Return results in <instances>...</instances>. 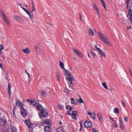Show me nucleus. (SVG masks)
<instances>
[{
  "mask_svg": "<svg viewBox=\"0 0 132 132\" xmlns=\"http://www.w3.org/2000/svg\"><path fill=\"white\" fill-rule=\"evenodd\" d=\"M34 105H35L38 110L40 111L38 113L40 118H45L48 114L47 110L45 109H43L42 106L38 103L36 102V101H34Z\"/></svg>",
  "mask_w": 132,
  "mask_h": 132,
  "instance_id": "obj_1",
  "label": "nucleus"
},
{
  "mask_svg": "<svg viewBox=\"0 0 132 132\" xmlns=\"http://www.w3.org/2000/svg\"><path fill=\"white\" fill-rule=\"evenodd\" d=\"M97 34L100 39L106 44L108 46H111L112 45V44L110 40L103 34L99 32H98Z\"/></svg>",
  "mask_w": 132,
  "mask_h": 132,
  "instance_id": "obj_2",
  "label": "nucleus"
},
{
  "mask_svg": "<svg viewBox=\"0 0 132 132\" xmlns=\"http://www.w3.org/2000/svg\"><path fill=\"white\" fill-rule=\"evenodd\" d=\"M64 70L65 72L64 74L66 79L70 82L71 85H72V81L74 80V78L73 75L69 71L66 69H65Z\"/></svg>",
  "mask_w": 132,
  "mask_h": 132,
  "instance_id": "obj_3",
  "label": "nucleus"
},
{
  "mask_svg": "<svg viewBox=\"0 0 132 132\" xmlns=\"http://www.w3.org/2000/svg\"><path fill=\"white\" fill-rule=\"evenodd\" d=\"M25 122L26 123V125L29 128V132H33L32 129L33 124L31 123L28 120H27L25 121Z\"/></svg>",
  "mask_w": 132,
  "mask_h": 132,
  "instance_id": "obj_4",
  "label": "nucleus"
},
{
  "mask_svg": "<svg viewBox=\"0 0 132 132\" xmlns=\"http://www.w3.org/2000/svg\"><path fill=\"white\" fill-rule=\"evenodd\" d=\"M6 119L4 117L0 118V125H1L4 126L6 122Z\"/></svg>",
  "mask_w": 132,
  "mask_h": 132,
  "instance_id": "obj_5",
  "label": "nucleus"
},
{
  "mask_svg": "<svg viewBox=\"0 0 132 132\" xmlns=\"http://www.w3.org/2000/svg\"><path fill=\"white\" fill-rule=\"evenodd\" d=\"M88 33L89 35L93 36L96 33V30L95 29L92 30L90 28L88 30Z\"/></svg>",
  "mask_w": 132,
  "mask_h": 132,
  "instance_id": "obj_6",
  "label": "nucleus"
},
{
  "mask_svg": "<svg viewBox=\"0 0 132 132\" xmlns=\"http://www.w3.org/2000/svg\"><path fill=\"white\" fill-rule=\"evenodd\" d=\"M77 114V112L76 111H73L71 114V116H72V118L76 120L77 119V118L76 116Z\"/></svg>",
  "mask_w": 132,
  "mask_h": 132,
  "instance_id": "obj_7",
  "label": "nucleus"
},
{
  "mask_svg": "<svg viewBox=\"0 0 132 132\" xmlns=\"http://www.w3.org/2000/svg\"><path fill=\"white\" fill-rule=\"evenodd\" d=\"M73 52L75 54H76L79 57L82 58L83 56L82 54L78 51L76 49H73Z\"/></svg>",
  "mask_w": 132,
  "mask_h": 132,
  "instance_id": "obj_8",
  "label": "nucleus"
},
{
  "mask_svg": "<svg viewBox=\"0 0 132 132\" xmlns=\"http://www.w3.org/2000/svg\"><path fill=\"white\" fill-rule=\"evenodd\" d=\"M92 123L89 121H86L84 123L85 126L86 127H91L92 125Z\"/></svg>",
  "mask_w": 132,
  "mask_h": 132,
  "instance_id": "obj_9",
  "label": "nucleus"
},
{
  "mask_svg": "<svg viewBox=\"0 0 132 132\" xmlns=\"http://www.w3.org/2000/svg\"><path fill=\"white\" fill-rule=\"evenodd\" d=\"M22 9L28 14L31 19H32L33 18L32 14V15L31 14V12L28 11L24 7H22Z\"/></svg>",
  "mask_w": 132,
  "mask_h": 132,
  "instance_id": "obj_10",
  "label": "nucleus"
},
{
  "mask_svg": "<svg viewBox=\"0 0 132 132\" xmlns=\"http://www.w3.org/2000/svg\"><path fill=\"white\" fill-rule=\"evenodd\" d=\"M22 9L28 14L31 19H32L33 18L32 14V15L31 14V12L28 11L24 7H22Z\"/></svg>",
  "mask_w": 132,
  "mask_h": 132,
  "instance_id": "obj_11",
  "label": "nucleus"
},
{
  "mask_svg": "<svg viewBox=\"0 0 132 132\" xmlns=\"http://www.w3.org/2000/svg\"><path fill=\"white\" fill-rule=\"evenodd\" d=\"M45 132H51V127L49 126H45Z\"/></svg>",
  "mask_w": 132,
  "mask_h": 132,
  "instance_id": "obj_12",
  "label": "nucleus"
},
{
  "mask_svg": "<svg viewBox=\"0 0 132 132\" xmlns=\"http://www.w3.org/2000/svg\"><path fill=\"white\" fill-rule=\"evenodd\" d=\"M10 128L11 132H17V129L13 126L11 125Z\"/></svg>",
  "mask_w": 132,
  "mask_h": 132,
  "instance_id": "obj_13",
  "label": "nucleus"
},
{
  "mask_svg": "<svg viewBox=\"0 0 132 132\" xmlns=\"http://www.w3.org/2000/svg\"><path fill=\"white\" fill-rule=\"evenodd\" d=\"M98 51L99 55H101L102 56L104 57V58H106V55L104 52L102 51L100 49Z\"/></svg>",
  "mask_w": 132,
  "mask_h": 132,
  "instance_id": "obj_14",
  "label": "nucleus"
},
{
  "mask_svg": "<svg viewBox=\"0 0 132 132\" xmlns=\"http://www.w3.org/2000/svg\"><path fill=\"white\" fill-rule=\"evenodd\" d=\"M11 85L10 83H9L8 84V94L9 95V96L10 97L11 95Z\"/></svg>",
  "mask_w": 132,
  "mask_h": 132,
  "instance_id": "obj_15",
  "label": "nucleus"
},
{
  "mask_svg": "<svg viewBox=\"0 0 132 132\" xmlns=\"http://www.w3.org/2000/svg\"><path fill=\"white\" fill-rule=\"evenodd\" d=\"M22 51L23 52L27 54H29L30 52V50L27 48H26L25 49H23L22 50Z\"/></svg>",
  "mask_w": 132,
  "mask_h": 132,
  "instance_id": "obj_16",
  "label": "nucleus"
},
{
  "mask_svg": "<svg viewBox=\"0 0 132 132\" xmlns=\"http://www.w3.org/2000/svg\"><path fill=\"white\" fill-rule=\"evenodd\" d=\"M97 116L100 121L101 123H103V119L102 117L101 114L99 113H97Z\"/></svg>",
  "mask_w": 132,
  "mask_h": 132,
  "instance_id": "obj_17",
  "label": "nucleus"
},
{
  "mask_svg": "<svg viewBox=\"0 0 132 132\" xmlns=\"http://www.w3.org/2000/svg\"><path fill=\"white\" fill-rule=\"evenodd\" d=\"M59 65L61 69H63L64 70V69H65L64 67V64L62 61L60 62Z\"/></svg>",
  "mask_w": 132,
  "mask_h": 132,
  "instance_id": "obj_18",
  "label": "nucleus"
},
{
  "mask_svg": "<svg viewBox=\"0 0 132 132\" xmlns=\"http://www.w3.org/2000/svg\"><path fill=\"white\" fill-rule=\"evenodd\" d=\"M3 19L5 21L6 23L7 24V25L9 26H10V23L8 21V19L7 18L5 15L3 17Z\"/></svg>",
  "mask_w": 132,
  "mask_h": 132,
  "instance_id": "obj_19",
  "label": "nucleus"
},
{
  "mask_svg": "<svg viewBox=\"0 0 132 132\" xmlns=\"http://www.w3.org/2000/svg\"><path fill=\"white\" fill-rule=\"evenodd\" d=\"M16 105H18L20 108L22 107V103L19 100H18L17 101Z\"/></svg>",
  "mask_w": 132,
  "mask_h": 132,
  "instance_id": "obj_20",
  "label": "nucleus"
},
{
  "mask_svg": "<svg viewBox=\"0 0 132 132\" xmlns=\"http://www.w3.org/2000/svg\"><path fill=\"white\" fill-rule=\"evenodd\" d=\"M70 100L71 101V104H74L76 105H77L78 104L77 102L76 101H75V99L73 98H71Z\"/></svg>",
  "mask_w": 132,
  "mask_h": 132,
  "instance_id": "obj_21",
  "label": "nucleus"
},
{
  "mask_svg": "<svg viewBox=\"0 0 132 132\" xmlns=\"http://www.w3.org/2000/svg\"><path fill=\"white\" fill-rule=\"evenodd\" d=\"M35 48L36 50V51L38 54H40L41 50L39 48L38 46H36L35 47Z\"/></svg>",
  "mask_w": 132,
  "mask_h": 132,
  "instance_id": "obj_22",
  "label": "nucleus"
},
{
  "mask_svg": "<svg viewBox=\"0 0 132 132\" xmlns=\"http://www.w3.org/2000/svg\"><path fill=\"white\" fill-rule=\"evenodd\" d=\"M42 123H44L48 125H50L51 124V123L50 122V120H45L44 121L42 122Z\"/></svg>",
  "mask_w": 132,
  "mask_h": 132,
  "instance_id": "obj_23",
  "label": "nucleus"
},
{
  "mask_svg": "<svg viewBox=\"0 0 132 132\" xmlns=\"http://www.w3.org/2000/svg\"><path fill=\"white\" fill-rule=\"evenodd\" d=\"M65 107L66 109L69 110L70 111L72 110L73 109V108L69 105H66Z\"/></svg>",
  "mask_w": 132,
  "mask_h": 132,
  "instance_id": "obj_24",
  "label": "nucleus"
},
{
  "mask_svg": "<svg viewBox=\"0 0 132 132\" xmlns=\"http://www.w3.org/2000/svg\"><path fill=\"white\" fill-rule=\"evenodd\" d=\"M55 78L58 81H60V78L59 74L58 73H56L55 74Z\"/></svg>",
  "mask_w": 132,
  "mask_h": 132,
  "instance_id": "obj_25",
  "label": "nucleus"
},
{
  "mask_svg": "<svg viewBox=\"0 0 132 132\" xmlns=\"http://www.w3.org/2000/svg\"><path fill=\"white\" fill-rule=\"evenodd\" d=\"M77 101L79 103H84V102L82 100L81 98V97L80 96L79 97V99L77 100Z\"/></svg>",
  "mask_w": 132,
  "mask_h": 132,
  "instance_id": "obj_26",
  "label": "nucleus"
},
{
  "mask_svg": "<svg viewBox=\"0 0 132 132\" xmlns=\"http://www.w3.org/2000/svg\"><path fill=\"white\" fill-rule=\"evenodd\" d=\"M56 131L57 132H63V128L59 127L57 129Z\"/></svg>",
  "mask_w": 132,
  "mask_h": 132,
  "instance_id": "obj_27",
  "label": "nucleus"
},
{
  "mask_svg": "<svg viewBox=\"0 0 132 132\" xmlns=\"http://www.w3.org/2000/svg\"><path fill=\"white\" fill-rule=\"evenodd\" d=\"M93 7L94 9L96 10V11L99 10L98 7L95 3H94L93 5Z\"/></svg>",
  "mask_w": 132,
  "mask_h": 132,
  "instance_id": "obj_28",
  "label": "nucleus"
},
{
  "mask_svg": "<svg viewBox=\"0 0 132 132\" xmlns=\"http://www.w3.org/2000/svg\"><path fill=\"white\" fill-rule=\"evenodd\" d=\"M20 111L21 113H23V112H26V110L22 107L20 108Z\"/></svg>",
  "mask_w": 132,
  "mask_h": 132,
  "instance_id": "obj_29",
  "label": "nucleus"
},
{
  "mask_svg": "<svg viewBox=\"0 0 132 132\" xmlns=\"http://www.w3.org/2000/svg\"><path fill=\"white\" fill-rule=\"evenodd\" d=\"M88 114L92 118H93V116L92 115V113L91 112V111L89 110H88L87 111Z\"/></svg>",
  "mask_w": 132,
  "mask_h": 132,
  "instance_id": "obj_30",
  "label": "nucleus"
},
{
  "mask_svg": "<svg viewBox=\"0 0 132 132\" xmlns=\"http://www.w3.org/2000/svg\"><path fill=\"white\" fill-rule=\"evenodd\" d=\"M100 1L102 3L103 6L104 7L105 10H106V8L105 3L104 1V0H100Z\"/></svg>",
  "mask_w": 132,
  "mask_h": 132,
  "instance_id": "obj_31",
  "label": "nucleus"
},
{
  "mask_svg": "<svg viewBox=\"0 0 132 132\" xmlns=\"http://www.w3.org/2000/svg\"><path fill=\"white\" fill-rule=\"evenodd\" d=\"M42 96L45 97L46 96V92L44 90H42L41 92Z\"/></svg>",
  "mask_w": 132,
  "mask_h": 132,
  "instance_id": "obj_32",
  "label": "nucleus"
},
{
  "mask_svg": "<svg viewBox=\"0 0 132 132\" xmlns=\"http://www.w3.org/2000/svg\"><path fill=\"white\" fill-rule=\"evenodd\" d=\"M119 110L118 108H114V112L115 113H119Z\"/></svg>",
  "mask_w": 132,
  "mask_h": 132,
  "instance_id": "obj_33",
  "label": "nucleus"
},
{
  "mask_svg": "<svg viewBox=\"0 0 132 132\" xmlns=\"http://www.w3.org/2000/svg\"><path fill=\"white\" fill-rule=\"evenodd\" d=\"M64 92L67 94H69L70 93V92L69 90L67 88H66L64 90Z\"/></svg>",
  "mask_w": 132,
  "mask_h": 132,
  "instance_id": "obj_34",
  "label": "nucleus"
},
{
  "mask_svg": "<svg viewBox=\"0 0 132 132\" xmlns=\"http://www.w3.org/2000/svg\"><path fill=\"white\" fill-rule=\"evenodd\" d=\"M119 125H123V122L122 121V119L121 117H119Z\"/></svg>",
  "mask_w": 132,
  "mask_h": 132,
  "instance_id": "obj_35",
  "label": "nucleus"
},
{
  "mask_svg": "<svg viewBox=\"0 0 132 132\" xmlns=\"http://www.w3.org/2000/svg\"><path fill=\"white\" fill-rule=\"evenodd\" d=\"M14 18L16 19L17 20L20 21L21 20V18L20 16H18L16 15H14Z\"/></svg>",
  "mask_w": 132,
  "mask_h": 132,
  "instance_id": "obj_36",
  "label": "nucleus"
},
{
  "mask_svg": "<svg viewBox=\"0 0 132 132\" xmlns=\"http://www.w3.org/2000/svg\"><path fill=\"white\" fill-rule=\"evenodd\" d=\"M0 13L2 17L4 16L5 15L2 9H0Z\"/></svg>",
  "mask_w": 132,
  "mask_h": 132,
  "instance_id": "obj_37",
  "label": "nucleus"
},
{
  "mask_svg": "<svg viewBox=\"0 0 132 132\" xmlns=\"http://www.w3.org/2000/svg\"><path fill=\"white\" fill-rule=\"evenodd\" d=\"M102 84L104 87L106 89L108 88V87L106 85V83L104 82L102 83Z\"/></svg>",
  "mask_w": 132,
  "mask_h": 132,
  "instance_id": "obj_38",
  "label": "nucleus"
},
{
  "mask_svg": "<svg viewBox=\"0 0 132 132\" xmlns=\"http://www.w3.org/2000/svg\"><path fill=\"white\" fill-rule=\"evenodd\" d=\"M26 101L27 102H28L29 103H30V104H32V103H33V100H30L29 99H27L26 100Z\"/></svg>",
  "mask_w": 132,
  "mask_h": 132,
  "instance_id": "obj_39",
  "label": "nucleus"
},
{
  "mask_svg": "<svg viewBox=\"0 0 132 132\" xmlns=\"http://www.w3.org/2000/svg\"><path fill=\"white\" fill-rule=\"evenodd\" d=\"M128 13L129 15H132V10L131 9L129 10Z\"/></svg>",
  "mask_w": 132,
  "mask_h": 132,
  "instance_id": "obj_40",
  "label": "nucleus"
},
{
  "mask_svg": "<svg viewBox=\"0 0 132 132\" xmlns=\"http://www.w3.org/2000/svg\"><path fill=\"white\" fill-rule=\"evenodd\" d=\"M21 115L23 117H26L27 116V112H23V113H21Z\"/></svg>",
  "mask_w": 132,
  "mask_h": 132,
  "instance_id": "obj_41",
  "label": "nucleus"
},
{
  "mask_svg": "<svg viewBox=\"0 0 132 132\" xmlns=\"http://www.w3.org/2000/svg\"><path fill=\"white\" fill-rule=\"evenodd\" d=\"M120 127L121 128V130H124L125 129V126L123 125V124L120 125Z\"/></svg>",
  "mask_w": 132,
  "mask_h": 132,
  "instance_id": "obj_42",
  "label": "nucleus"
},
{
  "mask_svg": "<svg viewBox=\"0 0 132 132\" xmlns=\"http://www.w3.org/2000/svg\"><path fill=\"white\" fill-rule=\"evenodd\" d=\"M79 123L80 124V128L79 129V130L80 131L82 129V122H79Z\"/></svg>",
  "mask_w": 132,
  "mask_h": 132,
  "instance_id": "obj_43",
  "label": "nucleus"
},
{
  "mask_svg": "<svg viewBox=\"0 0 132 132\" xmlns=\"http://www.w3.org/2000/svg\"><path fill=\"white\" fill-rule=\"evenodd\" d=\"M114 123V124L113 125V126H114V127L116 128H117L118 127V126L117 125V122L116 121Z\"/></svg>",
  "mask_w": 132,
  "mask_h": 132,
  "instance_id": "obj_44",
  "label": "nucleus"
},
{
  "mask_svg": "<svg viewBox=\"0 0 132 132\" xmlns=\"http://www.w3.org/2000/svg\"><path fill=\"white\" fill-rule=\"evenodd\" d=\"M70 112V111L68 110L67 111L66 113L67 114L71 116V114Z\"/></svg>",
  "mask_w": 132,
  "mask_h": 132,
  "instance_id": "obj_45",
  "label": "nucleus"
},
{
  "mask_svg": "<svg viewBox=\"0 0 132 132\" xmlns=\"http://www.w3.org/2000/svg\"><path fill=\"white\" fill-rule=\"evenodd\" d=\"M121 22L122 23L126 24L127 23V21L125 20H123Z\"/></svg>",
  "mask_w": 132,
  "mask_h": 132,
  "instance_id": "obj_46",
  "label": "nucleus"
},
{
  "mask_svg": "<svg viewBox=\"0 0 132 132\" xmlns=\"http://www.w3.org/2000/svg\"><path fill=\"white\" fill-rule=\"evenodd\" d=\"M124 119L125 121L126 122H127L128 120V118L127 116L125 117H124Z\"/></svg>",
  "mask_w": 132,
  "mask_h": 132,
  "instance_id": "obj_47",
  "label": "nucleus"
},
{
  "mask_svg": "<svg viewBox=\"0 0 132 132\" xmlns=\"http://www.w3.org/2000/svg\"><path fill=\"white\" fill-rule=\"evenodd\" d=\"M58 107L61 109H62L63 108V107L61 105H60L58 106Z\"/></svg>",
  "mask_w": 132,
  "mask_h": 132,
  "instance_id": "obj_48",
  "label": "nucleus"
},
{
  "mask_svg": "<svg viewBox=\"0 0 132 132\" xmlns=\"http://www.w3.org/2000/svg\"><path fill=\"white\" fill-rule=\"evenodd\" d=\"M94 46L97 49L98 51L100 49V48H98L97 47V45H95Z\"/></svg>",
  "mask_w": 132,
  "mask_h": 132,
  "instance_id": "obj_49",
  "label": "nucleus"
},
{
  "mask_svg": "<svg viewBox=\"0 0 132 132\" xmlns=\"http://www.w3.org/2000/svg\"><path fill=\"white\" fill-rule=\"evenodd\" d=\"M127 30H129V29H130L131 28V26H127Z\"/></svg>",
  "mask_w": 132,
  "mask_h": 132,
  "instance_id": "obj_50",
  "label": "nucleus"
},
{
  "mask_svg": "<svg viewBox=\"0 0 132 132\" xmlns=\"http://www.w3.org/2000/svg\"><path fill=\"white\" fill-rule=\"evenodd\" d=\"M38 125L37 122H34V126H36Z\"/></svg>",
  "mask_w": 132,
  "mask_h": 132,
  "instance_id": "obj_51",
  "label": "nucleus"
},
{
  "mask_svg": "<svg viewBox=\"0 0 132 132\" xmlns=\"http://www.w3.org/2000/svg\"><path fill=\"white\" fill-rule=\"evenodd\" d=\"M92 132H98L94 128L92 129Z\"/></svg>",
  "mask_w": 132,
  "mask_h": 132,
  "instance_id": "obj_52",
  "label": "nucleus"
},
{
  "mask_svg": "<svg viewBox=\"0 0 132 132\" xmlns=\"http://www.w3.org/2000/svg\"><path fill=\"white\" fill-rule=\"evenodd\" d=\"M25 71L26 72L28 75V78H29L30 77V75H29V73H28L27 72V70H25Z\"/></svg>",
  "mask_w": 132,
  "mask_h": 132,
  "instance_id": "obj_53",
  "label": "nucleus"
},
{
  "mask_svg": "<svg viewBox=\"0 0 132 132\" xmlns=\"http://www.w3.org/2000/svg\"><path fill=\"white\" fill-rule=\"evenodd\" d=\"M8 74V72H7L6 71H4V75L6 76H7Z\"/></svg>",
  "mask_w": 132,
  "mask_h": 132,
  "instance_id": "obj_54",
  "label": "nucleus"
},
{
  "mask_svg": "<svg viewBox=\"0 0 132 132\" xmlns=\"http://www.w3.org/2000/svg\"><path fill=\"white\" fill-rule=\"evenodd\" d=\"M93 114H94V117L93 118V119H96L95 116V111H94L93 112Z\"/></svg>",
  "mask_w": 132,
  "mask_h": 132,
  "instance_id": "obj_55",
  "label": "nucleus"
},
{
  "mask_svg": "<svg viewBox=\"0 0 132 132\" xmlns=\"http://www.w3.org/2000/svg\"><path fill=\"white\" fill-rule=\"evenodd\" d=\"M0 46L1 47V48H2V49H3L4 48L2 44H0Z\"/></svg>",
  "mask_w": 132,
  "mask_h": 132,
  "instance_id": "obj_56",
  "label": "nucleus"
},
{
  "mask_svg": "<svg viewBox=\"0 0 132 132\" xmlns=\"http://www.w3.org/2000/svg\"><path fill=\"white\" fill-rule=\"evenodd\" d=\"M109 118L110 120H112L114 122L116 121L113 119H112V117H109Z\"/></svg>",
  "mask_w": 132,
  "mask_h": 132,
  "instance_id": "obj_57",
  "label": "nucleus"
},
{
  "mask_svg": "<svg viewBox=\"0 0 132 132\" xmlns=\"http://www.w3.org/2000/svg\"><path fill=\"white\" fill-rule=\"evenodd\" d=\"M121 102L122 103V104L123 105L124 107L125 108L126 106H125V104L124 102L123 101H122Z\"/></svg>",
  "mask_w": 132,
  "mask_h": 132,
  "instance_id": "obj_58",
  "label": "nucleus"
},
{
  "mask_svg": "<svg viewBox=\"0 0 132 132\" xmlns=\"http://www.w3.org/2000/svg\"><path fill=\"white\" fill-rule=\"evenodd\" d=\"M97 12V13L98 14V16L99 17H100V14H99V11H96Z\"/></svg>",
  "mask_w": 132,
  "mask_h": 132,
  "instance_id": "obj_59",
  "label": "nucleus"
},
{
  "mask_svg": "<svg viewBox=\"0 0 132 132\" xmlns=\"http://www.w3.org/2000/svg\"><path fill=\"white\" fill-rule=\"evenodd\" d=\"M92 54L93 55V56L94 58L95 56V55H96L95 54V53H94V52H92Z\"/></svg>",
  "mask_w": 132,
  "mask_h": 132,
  "instance_id": "obj_60",
  "label": "nucleus"
},
{
  "mask_svg": "<svg viewBox=\"0 0 132 132\" xmlns=\"http://www.w3.org/2000/svg\"><path fill=\"white\" fill-rule=\"evenodd\" d=\"M14 116V117H15V119H16V120H19L18 118V117H16V116L15 115V116Z\"/></svg>",
  "mask_w": 132,
  "mask_h": 132,
  "instance_id": "obj_61",
  "label": "nucleus"
},
{
  "mask_svg": "<svg viewBox=\"0 0 132 132\" xmlns=\"http://www.w3.org/2000/svg\"><path fill=\"white\" fill-rule=\"evenodd\" d=\"M0 67L2 68V69H3V67L2 65V64L0 63Z\"/></svg>",
  "mask_w": 132,
  "mask_h": 132,
  "instance_id": "obj_62",
  "label": "nucleus"
},
{
  "mask_svg": "<svg viewBox=\"0 0 132 132\" xmlns=\"http://www.w3.org/2000/svg\"><path fill=\"white\" fill-rule=\"evenodd\" d=\"M7 76H6L5 78H6V80L8 81L9 80V79H8V78H7Z\"/></svg>",
  "mask_w": 132,
  "mask_h": 132,
  "instance_id": "obj_63",
  "label": "nucleus"
},
{
  "mask_svg": "<svg viewBox=\"0 0 132 132\" xmlns=\"http://www.w3.org/2000/svg\"><path fill=\"white\" fill-rule=\"evenodd\" d=\"M3 132H9L7 130H6L5 131H3Z\"/></svg>",
  "mask_w": 132,
  "mask_h": 132,
  "instance_id": "obj_64",
  "label": "nucleus"
}]
</instances>
